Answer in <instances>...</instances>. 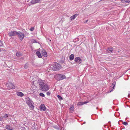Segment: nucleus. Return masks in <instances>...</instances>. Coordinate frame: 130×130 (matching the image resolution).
I'll use <instances>...</instances> for the list:
<instances>
[{
	"label": "nucleus",
	"instance_id": "obj_1",
	"mask_svg": "<svg viewBox=\"0 0 130 130\" xmlns=\"http://www.w3.org/2000/svg\"><path fill=\"white\" fill-rule=\"evenodd\" d=\"M61 68L60 65L58 63L55 62L51 66V68L54 71H57Z\"/></svg>",
	"mask_w": 130,
	"mask_h": 130
},
{
	"label": "nucleus",
	"instance_id": "obj_2",
	"mask_svg": "<svg viewBox=\"0 0 130 130\" xmlns=\"http://www.w3.org/2000/svg\"><path fill=\"white\" fill-rule=\"evenodd\" d=\"M26 102L31 109L33 110L34 109V103L29 98L26 99Z\"/></svg>",
	"mask_w": 130,
	"mask_h": 130
},
{
	"label": "nucleus",
	"instance_id": "obj_3",
	"mask_svg": "<svg viewBox=\"0 0 130 130\" xmlns=\"http://www.w3.org/2000/svg\"><path fill=\"white\" fill-rule=\"evenodd\" d=\"M36 88L35 86L32 85L31 86L30 88V92L31 93H34V94H36L37 92H38V90L36 89Z\"/></svg>",
	"mask_w": 130,
	"mask_h": 130
},
{
	"label": "nucleus",
	"instance_id": "obj_4",
	"mask_svg": "<svg viewBox=\"0 0 130 130\" xmlns=\"http://www.w3.org/2000/svg\"><path fill=\"white\" fill-rule=\"evenodd\" d=\"M40 88L41 90L43 91H46L49 89V87L46 84L40 87Z\"/></svg>",
	"mask_w": 130,
	"mask_h": 130
},
{
	"label": "nucleus",
	"instance_id": "obj_5",
	"mask_svg": "<svg viewBox=\"0 0 130 130\" xmlns=\"http://www.w3.org/2000/svg\"><path fill=\"white\" fill-rule=\"evenodd\" d=\"M7 85L8 89L9 90L15 88L14 85L10 82H8L7 84Z\"/></svg>",
	"mask_w": 130,
	"mask_h": 130
},
{
	"label": "nucleus",
	"instance_id": "obj_6",
	"mask_svg": "<svg viewBox=\"0 0 130 130\" xmlns=\"http://www.w3.org/2000/svg\"><path fill=\"white\" fill-rule=\"evenodd\" d=\"M17 35L19 37L20 39L22 40L24 37V34L20 31L17 32Z\"/></svg>",
	"mask_w": 130,
	"mask_h": 130
},
{
	"label": "nucleus",
	"instance_id": "obj_7",
	"mask_svg": "<svg viewBox=\"0 0 130 130\" xmlns=\"http://www.w3.org/2000/svg\"><path fill=\"white\" fill-rule=\"evenodd\" d=\"M38 82L39 85V87L46 84L45 81L41 79H39L38 80Z\"/></svg>",
	"mask_w": 130,
	"mask_h": 130
},
{
	"label": "nucleus",
	"instance_id": "obj_8",
	"mask_svg": "<svg viewBox=\"0 0 130 130\" xmlns=\"http://www.w3.org/2000/svg\"><path fill=\"white\" fill-rule=\"evenodd\" d=\"M17 32L15 31H11L9 32L8 34L10 37L15 36L17 35Z\"/></svg>",
	"mask_w": 130,
	"mask_h": 130
},
{
	"label": "nucleus",
	"instance_id": "obj_9",
	"mask_svg": "<svg viewBox=\"0 0 130 130\" xmlns=\"http://www.w3.org/2000/svg\"><path fill=\"white\" fill-rule=\"evenodd\" d=\"M58 77L59 80H61L64 79L66 78V76L64 75L61 74H58Z\"/></svg>",
	"mask_w": 130,
	"mask_h": 130
},
{
	"label": "nucleus",
	"instance_id": "obj_10",
	"mask_svg": "<svg viewBox=\"0 0 130 130\" xmlns=\"http://www.w3.org/2000/svg\"><path fill=\"white\" fill-rule=\"evenodd\" d=\"M74 61L75 62L79 64L81 63V59L79 57H76L75 58Z\"/></svg>",
	"mask_w": 130,
	"mask_h": 130
},
{
	"label": "nucleus",
	"instance_id": "obj_11",
	"mask_svg": "<svg viewBox=\"0 0 130 130\" xmlns=\"http://www.w3.org/2000/svg\"><path fill=\"white\" fill-rule=\"evenodd\" d=\"M40 110L41 111H45L46 110V108L45 107L44 104H41L40 107Z\"/></svg>",
	"mask_w": 130,
	"mask_h": 130
},
{
	"label": "nucleus",
	"instance_id": "obj_12",
	"mask_svg": "<svg viewBox=\"0 0 130 130\" xmlns=\"http://www.w3.org/2000/svg\"><path fill=\"white\" fill-rule=\"evenodd\" d=\"M42 55L45 57H46L47 56V54L46 51L45 50H43L41 53Z\"/></svg>",
	"mask_w": 130,
	"mask_h": 130
},
{
	"label": "nucleus",
	"instance_id": "obj_13",
	"mask_svg": "<svg viewBox=\"0 0 130 130\" xmlns=\"http://www.w3.org/2000/svg\"><path fill=\"white\" fill-rule=\"evenodd\" d=\"M41 2V0H32L31 1V3L32 4H35L40 2Z\"/></svg>",
	"mask_w": 130,
	"mask_h": 130
},
{
	"label": "nucleus",
	"instance_id": "obj_14",
	"mask_svg": "<svg viewBox=\"0 0 130 130\" xmlns=\"http://www.w3.org/2000/svg\"><path fill=\"white\" fill-rule=\"evenodd\" d=\"M5 128L6 129L9 130H13V128L12 126L8 125H6Z\"/></svg>",
	"mask_w": 130,
	"mask_h": 130
},
{
	"label": "nucleus",
	"instance_id": "obj_15",
	"mask_svg": "<svg viewBox=\"0 0 130 130\" xmlns=\"http://www.w3.org/2000/svg\"><path fill=\"white\" fill-rule=\"evenodd\" d=\"M17 95L20 97H22L24 95V94L22 92H18L16 93Z\"/></svg>",
	"mask_w": 130,
	"mask_h": 130
},
{
	"label": "nucleus",
	"instance_id": "obj_16",
	"mask_svg": "<svg viewBox=\"0 0 130 130\" xmlns=\"http://www.w3.org/2000/svg\"><path fill=\"white\" fill-rule=\"evenodd\" d=\"M77 14H76L72 16H71L70 17V19L71 20H73L75 19L77 16Z\"/></svg>",
	"mask_w": 130,
	"mask_h": 130
},
{
	"label": "nucleus",
	"instance_id": "obj_17",
	"mask_svg": "<svg viewBox=\"0 0 130 130\" xmlns=\"http://www.w3.org/2000/svg\"><path fill=\"white\" fill-rule=\"evenodd\" d=\"M88 102H78L77 104V105L78 106H80L84 104H86L88 103Z\"/></svg>",
	"mask_w": 130,
	"mask_h": 130
},
{
	"label": "nucleus",
	"instance_id": "obj_18",
	"mask_svg": "<svg viewBox=\"0 0 130 130\" xmlns=\"http://www.w3.org/2000/svg\"><path fill=\"white\" fill-rule=\"evenodd\" d=\"M107 50L109 51L111 53H112L113 52V48L112 47H108Z\"/></svg>",
	"mask_w": 130,
	"mask_h": 130
},
{
	"label": "nucleus",
	"instance_id": "obj_19",
	"mask_svg": "<svg viewBox=\"0 0 130 130\" xmlns=\"http://www.w3.org/2000/svg\"><path fill=\"white\" fill-rule=\"evenodd\" d=\"M36 54L38 56L39 58H41L42 56L40 53L39 51H37L36 52Z\"/></svg>",
	"mask_w": 130,
	"mask_h": 130
},
{
	"label": "nucleus",
	"instance_id": "obj_20",
	"mask_svg": "<svg viewBox=\"0 0 130 130\" xmlns=\"http://www.w3.org/2000/svg\"><path fill=\"white\" fill-rule=\"evenodd\" d=\"M22 54L20 52H17L16 54V55L17 56H21L22 55Z\"/></svg>",
	"mask_w": 130,
	"mask_h": 130
},
{
	"label": "nucleus",
	"instance_id": "obj_21",
	"mask_svg": "<svg viewBox=\"0 0 130 130\" xmlns=\"http://www.w3.org/2000/svg\"><path fill=\"white\" fill-rule=\"evenodd\" d=\"M69 59L70 60H72L74 59V55L73 54H71L70 56Z\"/></svg>",
	"mask_w": 130,
	"mask_h": 130
},
{
	"label": "nucleus",
	"instance_id": "obj_22",
	"mask_svg": "<svg viewBox=\"0 0 130 130\" xmlns=\"http://www.w3.org/2000/svg\"><path fill=\"white\" fill-rule=\"evenodd\" d=\"M121 1L122 3H125L130 2V0H121Z\"/></svg>",
	"mask_w": 130,
	"mask_h": 130
},
{
	"label": "nucleus",
	"instance_id": "obj_23",
	"mask_svg": "<svg viewBox=\"0 0 130 130\" xmlns=\"http://www.w3.org/2000/svg\"><path fill=\"white\" fill-rule=\"evenodd\" d=\"M74 109V106L73 105H72L70 106V107L69 108V110L70 111H71L73 110Z\"/></svg>",
	"mask_w": 130,
	"mask_h": 130
},
{
	"label": "nucleus",
	"instance_id": "obj_24",
	"mask_svg": "<svg viewBox=\"0 0 130 130\" xmlns=\"http://www.w3.org/2000/svg\"><path fill=\"white\" fill-rule=\"evenodd\" d=\"M3 45V42L0 40V47L2 46Z\"/></svg>",
	"mask_w": 130,
	"mask_h": 130
},
{
	"label": "nucleus",
	"instance_id": "obj_25",
	"mask_svg": "<svg viewBox=\"0 0 130 130\" xmlns=\"http://www.w3.org/2000/svg\"><path fill=\"white\" fill-rule=\"evenodd\" d=\"M39 95L41 96L42 97H44V94L42 93H40L39 94Z\"/></svg>",
	"mask_w": 130,
	"mask_h": 130
},
{
	"label": "nucleus",
	"instance_id": "obj_26",
	"mask_svg": "<svg viewBox=\"0 0 130 130\" xmlns=\"http://www.w3.org/2000/svg\"><path fill=\"white\" fill-rule=\"evenodd\" d=\"M8 117V114H6L3 117H4L5 118H7Z\"/></svg>",
	"mask_w": 130,
	"mask_h": 130
},
{
	"label": "nucleus",
	"instance_id": "obj_27",
	"mask_svg": "<svg viewBox=\"0 0 130 130\" xmlns=\"http://www.w3.org/2000/svg\"><path fill=\"white\" fill-rule=\"evenodd\" d=\"M114 87V85L113 84L110 87V88H112V89L111 90V91H112V90L113 89Z\"/></svg>",
	"mask_w": 130,
	"mask_h": 130
},
{
	"label": "nucleus",
	"instance_id": "obj_28",
	"mask_svg": "<svg viewBox=\"0 0 130 130\" xmlns=\"http://www.w3.org/2000/svg\"><path fill=\"white\" fill-rule=\"evenodd\" d=\"M57 97L59 99H60V100H62V98L61 96H60L59 95H58Z\"/></svg>",
	"mask_w": 130,
	"mask_h": 130
},
{
	"label": "nucleus",
	"instance_id": "obj_29",
	"mask_svg": "<svg viewBox=\"0 0 130 130\" xmlns=\"http://www.w3.org/2000/svg\"><path fill=\"white\" fill-rule=\"evenodd\" d=\"M123 125H127L128 124L126 122H123Z\"/></svg>",
	"mask_w": 130,
	"mask_h": 130
},
{
	"label": "nucleus",
	"instance_id": "obj_30",
	"mask_svg": "<svg viewBox=\"0 0 130 130\" xmlns=\"http://www.w3.org/2000/svg\"><path fill=\"white\" fill-rule=\"evenodd\" d=\"M34 30V27H31L29 30L31 31H33Z\"/></svg>",
	"mask_w": 130,
	"mask_h": 130
},
{
	"label": "nucleus",
	"instance_id": "obj_31",
	"mask_svg": "<svg viewBox=\"0 0 130 130\" xmlns=\"http://www.w3.org/2000/svg\"><path fill=\"white\" fill-rule=\"evenodd\" d=\"M51 93L50 92H46V94L47 95H50Z\"/></svg>",
	"mask_w": 130,
	"mask_h": 130
},
{
	"label": "nucleus",
	"instance_id": "obj_32",
	"mask_svg": "<svg viewBox=\"0 0 130 130\" xmlns=\"http://www.w3.org/2000/svg\"><path fill=\"white\" fill-rule=\"evenodd\" d=\"M1 49L0 48V52H1Z\"/></svg>",
	"mask_w": 130,
	"mask_h": 130
},
{
	"label": "nucleus",
	"instance_id": "obj_33",
	"mask_svg": "<svg viewBox=\"0 0 130 130\" xmlns=\"http://www.w3.org/2000/svg\"><path fill=\"white\" fill-rule=\"evenodd\" d=\"M87 21H88V20H87L86 21V22H87Z\"/></svg>",
	"mask_w": 130,
	"mask_h": 130
},
{
	"label": "nucleus",
	"instance_id": "obj_34",
	"mask_svg": "<svg viewBox=\"0 0 130 130\" xmlns=\"http://www.w3.org/2000/svg\"><path fill=\"white\" fill-rule=\"evenodd\" d=\"M2 120V118H1V120Z\"/></svg>",
	"mask_w": 130,
	"mask_h": 130
},
{
	"label": "nucleus",
	"instance_id": "obj_35",
	"mask_svg": "<svg viewBox=\"0 0 130 130\" xmlns=\"http://www.w3.org/2000/svg\"><path fill=\"white\" fill-rule=\"evenodd\" d=\"M21 130H23V129H21Z\"/></svg>",
	"mask_w": 130,
	"mask_h": 130
}]
</instances>
